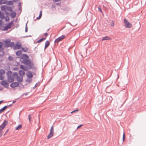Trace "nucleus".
I'll use <instances>...</instances> for the list:
<instances>
[{"mask_svg": "<svg viewBox=\"0 0 146 146\" xmlns=\"http://www.w3.org/2000/svg\"><path fill=\"white\" fill-rule=\"evenodd\" d=\"M53 136V135L49 133L47 136V138L48 139H50Z\"/></svg>", "mask_w": 146, "mask_h": 146, "instance_id": "obj_39", "label": "nucleus"}, {"mask_svg": "<svg viewBox=\"0 0 146 146\" xmlns=\"http://www.w3.org/2000/svg\"><path fill=\"white\" fill-rule=\"evenodd\" d=\"M4 54V52L3 51V54L2 55L0 54V57H1V56H3Z\"/></svg>", "mask_w": 146, "mask_h": 146, "instance_id": "obj_61", "label": "nucleus"}, {"mask_svg": "<svg viewBox=\"0 0 146 146\" xmlns=\"http://www.w3.org/2000/svg\"><path fill=\"white\" fill-rule=\"evenodd\" d=\"M50 44V42L49 40H47L46 41L45 43V46L44 49V50H45L48 47Z\"/></svg>", "mask_w": 146, "mask_h": 146, "instance_id": "obj_14", "label": "nucleus"}, {"mask_svg": "<svg viewBox=\"0 0 146 146\" xmlns=\"http://www.w3.org/2000/svg\"><path fill=\"white\" fill-rule=\"evenodd\" d=\"M114 24L113 21H112V23L111 24V25L113 27L114 26Z\"/></svg>", "mask_w": 146, "mask_h": 146, "instance_id": "obj_54", "label": "nucleus"}, {"mask_svg": "<svg viewBox=\"0 0 146 146\" xmlns=\"http://www.w3.org/2000/svg\"><path fill=\"white\" fill-rule=\"evenodd\" d=\"M8 59L10 61H13L14 60L13 58L11 56H9L8 58Z\"/></svg>", "mask_w": 146, "mask_h": 146, "instance_id": "obj_31", "label": "nucleus"}, {"mask_svg": "<svg viewBox=\"0 0 146 146\" xmlns=\"http://www.w3.org/2000/svg\"><path fill=\"white\" fill-rule=\"evenodd\" d=\"M15 78L12 76L7 78V81L9 83L14 82Z\"/></svg>", "mask_w": 146, "mask_h": 146, "instance_id": "obj_12", "label": "nucleus"}, {"mask_svg": "<svg viewBox=\"0 0 146 146\" xmlns=\"http://www.w3.org/2000/svg\"><path fill=\"white\" fill-rule=\"evenodd\" d=\"M12 72L11 70L8 71L6 73V75L7 76V78L12 76Z\"/></svg>", "mask_w": 146, "mask_h": 146, "instance_id": "obj_16", "label": "nucleus"}, {"mask_svg": "<svg viewBox=\"0 0 146 146\" xmlns=\"http://www.w3.org/2000/svg\"><path fill=\"white\" fill-rule=\"evenodd\" d=\"M6 9L11 12L13 11L12 8L11 7L7 6Z\"/></svg>", "mask_w": 146, "mask_h": 146, "instance_id": "obj_30", "label": "nucleus"}, {"mask_svg": "<svg viewBox=\"0 0 146 146\" xmlns=\"http://www.w3.org/2000/svg\"><path fill=\"white\" fill-rule=\"evenodd\" d=\"M111 39V38L109 37H103V38L102 39V40H109Z\"/></svg>", "mask_w": 146, "mask_h": 146, "instance_id": "obj_32", "label": "nucleus"}, {"mask_svg": "<svg viewBox=\"0 0 146 146\" xmlns=\"http://www.w3.org/2000/svg\"><path fill=\"white\" fill-rule=\"evenodd\" d=\"M41 16H40V15H39L38 17L36 18V19H39L41 18Z\"/></svg>", "mask_w": 146, "mask_h": 146, "instance_id": "obj_55", "label": "nucleus"}, {"mask_svg": "<svg viewBox=\"0 0 146 146\" xmlns=\"http://www.w3.org/2000/svg\"><path fill=\"white\" fill-rule=\"evenodd\" d=\"M7 108V106H5L3 108L0 109V113L3 112Z\"/></svg>", "mask_w": 146, "mask_h": 146, "instance_id": "obj_20", "label": "nucleus"}, {"mask_svg": "<svg viewBox=\"0 0 146 146\" xmlns=\"http://www.w3.org/2000/svg\"><path fill=\"white\" fill-rule=\"evenodd\" d=\"M83 125H79L77 127V129H78L79 128H80V127H81L82 126H83Z\"/></svg>", "mask_w": 146, "mask_h": 146, "instance_id": "obj_48", "label": "nucleus"}, {"mask_svg": "<svg viewBox=\"0 0 146 146\" xmlns=\"http://www.w3.org/2000/svg\"><path fill=\"white\" fill-rule=\"evenodd\" d=\"M13 77L17 79L18 78L19 76L18 73L17 72H14L13 74Z\"/></svg>", "mask_w": 146, "mask_h": 146, "instance_id": "obj_17", "label": "nucleus"}, {"mask_svg": "<svg viewBox=\"0 0 146 146\" xmlns=\"http://www.w3.org/2000/svg\"><path fill=\"white\" fill-rule=\"evenodd\" d=\"M18 70V68L17 67H14L13 68V70Z\"/></svg>", "mask_w": 146, "mask_h": 146, "instance_id": "obj_46", "label": "nucleus"}, {"mask_svg": "<svg viewBox=\"0 0 146 146\" xmlns=\"http://www.w3.org/2000/svg\"><path fill=\"white\" fill-rule=\"evenodd\" d=\"M16 100H17V99H16L15 100H14L13 102V104H14L16 102Z\"/></svg>", "mask_w": 146, "mask_h": 146, "instance_id": "obj_59", "label": "nucleus"}, {"mask_svg": "<svg viewBox=\"0 0 146 146\" xmlns=\"http://www.w3.org/2000/svg\"><path fill=\"white\" fill-rule=\"evenodd\" d=\"M5 70L3 69H1L0 70V75H3L5 74Z\"/></svg>", "mask_w": 146, "mask_h": 146, "instance_id": "obj_24", "label": "nucleus"}, {"mask_svg": "<svg viewBox=\"0 0 146 146\" xmlns=\"http://www.w3.org/2000/svg\"><path fill=\"white\" fill-rule=\"evenodd\" d=\"M26 74L27 76L29 79L32 78L33 77V75L31 71H29L28 73H26Z\"/></svg>", "mask_w": 146, "mask_h": 146, "instance_id": "obj_10", "label": "nucleus"}, {"mask_svg": "<svg viewBox=\"0 0 146 146\" xmlns=\"http://www.w3.org/2000/svg\"><path fill=\"white\" fill-rule=\"evenodd\" d=\"M28 31V28L27 27V23H26L25 26V32H27Z\"/></svg>", "mask_w": 146, "mask_h": 146, "instance_id": "obj_43", "label": "nucleus"}, {"mask_svg": "<svg viewBox=\"0 0 146 146\" xmlns=\"http://www.w3.org/2000/svg\"><path fill=\"white\" fill-rule=\"evenodd\" d=\"M9 131V129H7L6 130V132H5V133H4V135H5L6 134V133H7V132H8V131Z\"/></svg>", "mask_w": 146, "mask_h": 146, "instance_id": "obj_60", "label": "nucleus"}, {"mask_svg": "<svg viewBox=\"0 0 146 146\" xmlns=\"http://www.w3.org/2000/svg\"><path fill=\"white\" fill-rule=\"evenodd\" d=\"M7 9V6L5 5H3L1 7V10L3 11H5Z\"/></svg>", "mask_w": 146, "mask_h": 146, "instance_id": "obj_26", "label": "nucleus"}, {"mask_svg": "<svg viewBox=\"0 0 146 146\" xmlns=\"http://www.w3.org/2000/svg\"><path fill=\"white\" fill-rule=\"evenodd\" d=\"M5 20L6 21H8L9 20V17L8 16H7L5 18Z\"/></svg>", "mask_w": 146, "mask_h": 146, "instance_id": "obj_40", "label": "nucleus"}, {"mask_svg": "<svg viewBox=\"0 0 146 146\" xmlns=\"http://www.w3.org/2000/svg\"><path fill=\"white\" fill-rule=\"evenodd\" d=\"M22 125L21 124L19 125L18 126L15 127L16 130H19L22 127Z\"/></svg>", "mask_w": 146, "mask_h": 146, "instance_id": "obj_27", "label": "nucleus"}, {"mask_svg": "<svg viewBox=\"0 0 146 146\" xmlns=\"http://www.w3.org/2000/svg\"><path fill=\"white\" fill-rule=\"evenodd\" d=\"M19 74L20 76L21 77H23V76L25 75V72L24 70H20L19 71Z\"/></svg>", "mask_w": 146, "mask_h": 146, "instance_id": "obj_15", "label": "nucleus"}, {"mask_svg": "<svg viewBox=\"0 0 146 146\" xmlns=\"http://www.w3.org/2000/svg\"><path fill=\"white\" fill-rule=\"evenodd\" d=\"M79 75L82 76V77H84L85 76V74L83 69L82 68L80 69V72L79 73Z\"/></svg>", "mask_w": 146, "mask_h": 146, "instance_id": "obj_13", "label": "nucleus"}, {"mask_svg": "<svg viewBox=\"0 0 146 146\" xmlns=\"http://www.w3.org/2000/svg\"><path fill=\"white\" fill-rule=\"evenodd\" d=\"M13 2H17L19 1V0H13Z\"/></svg>", "mask_w": 146, "mask_h": 146, "instance_id": "obj_56", "label": "nucleus"}, {"mask_svg": "<svg viewBox=\"0 0 146 146\" xmlns=\"http://www.w3.org/2000/svg\"><path fill=\"white\" fill-rule=\"evenodd\" d=\"M32 69V70H36V67H34V66H33V68Z\"/></svg>", "mask_w": 146, "mask_h": 146, "instance_id": "obj_53", "label": "nucleus"}, {"mask_svg": "<svg viewBox=\"0 0 146 146\" xmlns=\"http://www.w3.org/2000/svg\"><path fill=\"white\" fill-rule=\"evenodd\" d=\"M0 83L6 88H8L9 86V83L5 80H3L1 82H0Z\"/></svg>", "mask_w": 146, "mask_h": 146, "instance_id": "obj_5", "label": "nucleus"}, {"mask_svg": "<svg viewBox=\"0 0 146 146\" xmlns=\"http://www.w3.org/2000/svg\"><path fill=\"white\" fill-rule=\"evenodd\" d=\"M46 37H44V38H42L38 40L36 42V43H39L41 42L43 40H44L46 38Z\"/></svg>", "mask_w": 146, "mask_h": 146, "instance_id": "obj_22", "label": "nucleus"}, {"mask_svg": "<svg viewBox=\"0 0 146 146\" xmlns=\"http://www.w3.org/2000/svg\"><path fill=\"white\" fill-rule=\"evenodd\" d=\"M49 133L53 135L54 133V131L50 130Z\"/></svg>", "mask_w": 146, "mask_h": 146, "instance_id": "obj_49", "label": "nucleus"}, {"mask_svg": "<svg viewBox=\"0 0 146 146\" xmlns=\"http://www.w3.org/2000/svg\"><path fill=\"white\" fill-rule=\"evenodd\" d=\"M40 82H37L35 85L33 87V89H35L38 86H39L40 85Z\"/></svg>", "mask_w": 146, "mask_h": 146, "instance_id": "obj_33", "label": "nucleus"}, {"mask_svg": "<svg viewBox=\"0 0 146 146\" xmlns=\"http://www.w3.org/2000/svg\"><path fill=\"white\" fill-rule=\"evenodd\" d=\"M55 8V6L54 5H52V8Z\"/></svg>", "mask_w": 146, "mask_h": 146, "instance_id": "obj_63", "label": "nucleus"}, {"mask_svg": "<svg viewBox=\"0 0 146 146\" xmlns=\"http://www.w3.org/2000/svg\"><path fill=\"white\" fill-rule=\"evenodd\" d=\"M11 27L8 24L4 27L3 29L2 30V31H7L8 29H10Z\"/></svg>", "mask_w": 146, "mask_h": 146, "instance_id": "obj_18", "label": "nucleus"}, {"mask_svg": "<svg viewBox=\"0 0 146 146\" xmlns=\"http://www.w3.org/2000/svg\"><path fill=\"white\" fill-rule=\"evenodd\" d=\"M30 79H31L30 80L27 79L26 80V82L28 81L29 82H31L32 81V79H31V78Z\"/></svg>", "mask_w": 146, "mask_h": 146, "instance_id": "obj_51", "label": "nucleus"}, {"mask_svg": "<svg viewBox=\"0 0 146 146\" xmlns=\"http://www.w3.org/2000/svg\"><path fill=\"white\" fill-rule=\"evenodd\" d=\"M25 65L28 69H30L34 66V63L30 59H29L23 63Z\"/></svg>", "mask_w": 146, "mask_h": 146, "instance_id": "obj_1", "label": "nucleus"}, {"mask_svg": "<svg viewBox=\"0 0 146 146\" xmlns=\"http://www.w3.org/2000/svg\"><path fill=\"white\" fill-rule=\"evenodd\" d=\"M0 18L1 19H3L4 18L3 13L0 11Z\"/></svg>", "mask_w": 146, "mask_h": 146, "instance_id": "obj_28", "label": "nucleus"}, {"mask_svg": "<svg viewBox=\"0 0 146 146\" xmlns=\"http://www.w3.org/2000/svg\"><path fill=\"white\" fill-rule=\"evenodd\" d=\"M16 79L18 82H22L23 80V77H20L19 76L18 78H17V79Z\"/></svg>", "mask_w": 146, "mask_h": 146, "instance_id": "obj_19", "label": "nucleus"}, {"mask_svg": "<svg viewBox=\"0 0 146 146\" xmlns=\"http://www.w3.org/2000/svg\"><path fill=\"white\" fill-rule=\"evenodd\" d=\"M15 46V44H14V42H10L9 45L8 46L9 47H14Z\"/></svg>", "mask_w": 146, "mask_h": 146, "instance_id": "obj_25", "label": "nucleus"}, {"mask_svg": "<svg viewBox=\"0 0 146 146\" xmlns=\"http://www.w3.org/2000/svg\"><path fill=\"white\" fill-rule=\"evenodd\" d=\"M12 106V104H11L8 106H7V108H8V107H10Z\"/></svg>", "mask_w": 146, "mask_h": 146, "instance_id": "obj_58", "label": "nucleus"}, {"mask_svg": "<svg viewBox=\"0 0 146 146\" xmlns=\"http://www.w3.org/2000/svg\"><path fill=\"white\" fill-rule=\"evenodd\" d=\"M39 15H40V16H42V11H41L40 12Z\"/></svg>", "mask_w": 146, "mask_h": 146, "instance_id": "obj_62", "label": "nucleus"}, {"mask_svg": "<svg viewBox=\"0 0 146 146\" xmlns=\"http://www.w3.org/2000/svg\"><path fill=\"white\" fill-rule=\"evenodd\" d=\"M0 1H1V3H0L1 5L5 4L7 2V0H1Z\"/></svg>", "mask_w": 146, "mask_h": 146, "instance_id": "obj_29", "label": "nucleus"}, {"mask_svg": "<svg viewBox=\"0 0 146 146\" xmlns=\"http://www.w3.org/2000/svg\"><path fill=\"white\" fill-rule=\"evenodd\" d=\"M28 48H25L24 47H22L21 50L22 51H24V52H26L28 50Z\"/></svg>", "mask_w": 146, "mask_h": 146, "instance_id": "obj_34", "label": "nucleus"}, {"mask_svg": "<svg viewBox=\"0 0 146 146\" xmlns=\"http://www.w3.org/2000/svg\"><path fill=\"white\" fill-rule=\"evenodd\" d=\"M11 40L10 39L6 40L4 42L5 46V47H8V46L9 45Z\"/></svg>", "mask_w": 146, "mask_h": 146, "instance_id": "obj_9", "label": "nucleus"}, {"mask_svg": "<svg viewBox=\"0 0 146 146\" xmlns=\"http://www.w3.org/2000/svg\"><path fill=\"white\" fill-rule=\"evenodd\" d=\"M124 24L125 27L127 28H130L132 27V25L126 19L124 20Z\"/></svg>", "mask_w": 146, "mask_h": 146, "instance_id": "obj_3", "label": "nucleus"}, {"mask_svg": "<svg viewBox=\"0 0 146 146\" xmlns=\"http://www.w3.org/2000/svg\"><path fill=\"white\" fill-rule=\"evenodd\" d=\"M79 111V110L77 109V110H73V111H72V112H71V113H75V112H76L78 111Z\"/></svg>", "mask_w": 146, "mask_h": 146, "instance_id": "obj_42", "label": "nucleus"}, {"mask_svg": "<svg viewBox=\"0 0 146 146\" xmlns=\"http://www.w3.org/2000/svg\"><path fill=\"white\" fill-rule=\"evenodd\" d=\"M98 10L99 11H100V12H102V9L100 7H98Z\"/></svg>", "mask_w": 146, "mask_h": 146, "instance_id": "obj_45", "label": "nucleus"}, {"mask_svg": "<svg viewBox=\"0 0 146 146\" xmlns=\"http://www.w3.org/2000/svg\"><path fill=\"white\" fill-rule=\"evenodd\" d=\"M109 99L110 100H112V98L111 96H110Z\"/></svg>", "mask_w": 146, "mask_h": 146, "instance_id": "obj_64", "label": "nucleus"}, {"mask_svg": "<svg viewBox=\"0 0 146 146\" xmlns=\"http://www.w3.org/2000/svg\"><path fill=\"white\" fill-rule=\"evenodd\" d=\"M13 1H9L8 3H7V5H13Z\"/></svg>", "mask_w": 146, "mask_h": 146, "instance_id": "obj_36", "label": "nucleus"}, {"mask_svg": "<svg viewBox=\"0 0 146 146\" xmlns=\"http://www.w3.org/2000/svg\"><path fill=\"white\" fill-rule=\"evenodd\" d=\"M11 16V17L12 18H15L16 15V13L15 12H13L10 15Z\"/></svg>", "mask_w": 146, "mask_h": 146, "instance_id": "obj_21", "label": "nucleus"}, {"mask_svg": "<svg viewBox=\"0 0 146 146\" xmlns=\"http://www.w3.org/2000/svg\"><path fill=\"white\" fill-rule=\"evenodd\" d=\"M20 67L21 69L23 70L24 71H27L28 69V68H27V66L25 65H21L20 66Z\"/></svg>", "mask_w": 146, "mask_h": 146, "instance_id": "obj_11", "label": "nucleus"}, {"mask_svg": "<svg viewBox=\"0 0 146 146\" xmlns=\"http://www.w3.org/2000/svg\"><path fill=\"white\" fill-rule=\"evenodd\" d=\"M65 37H58V38L56 39L54 41V43L55 44H58V43L62 41L63 39H64Z\"/></svg>", "mask_w": 146, "mask_h": 146, "instance_id": "obj_8", "label": "nucleus"}, {"mask_svg": "<svg viewBox=\"0 0 146 146\" xmlns=\"http://www.w3.org/2000/svg\"><path fill=\"white\" fill-rule=\"evenodd\" d=\"M16 58H20L21 59L23 60L21 61V63L23 64L27 60H28L29 57L27 55L25 54H22L20 57H17Z\"/></svg>", "mask_w": 146, "mask_h": 146, "instance_id": "obj_2", "label": "nucleus"}, {"mask_svg": "<svg viewBox=\"0 0 146 146\" xmlns=\"http://www.w3.org/2000/svg\"><path fill=\"white\" fill-rule=\"evenodd\" d=\"M22 45L21 43L19 42H17L16 43V45L14 47V50L19 49L21 48Z\"/></svg>", "mask_w": 146, "mask_h": 146, "instance_id": "obj_6", "label": "nucleus"}, {"mask_svg": "<svg viewBox=\"0 0 146 146\" xmlns=\"http://www.w3.org/2000/svg\"><path fill=\"white\" fill-rule=\"evenodd\" d=\"M25 95V93H23L22 95H21V96H20V97H19V98H18L17 99V100H18V99H19V98H21L23 96V95Z\"/></svg>", "mask_w": 146, "mask_h": 146, "instance_id": "obj_57", "label": "nucleus"}, {"mask_svg": "<svg viewBox=\"0 0 146 146\" xmlns=\"http://www.w3.org/2000/svg\"><path fill=\"white\" fill-rule=\"evenodd\" d=\"M4 49V48L2 47L1 48H0V52L2 51Z\"/></svg>", "mask_w": 146, "mask_h": 146, "instance_id": "obj_52", "label": "nucleus"}, {"mask_svg": "<svg viewBox=\"0 0 146 146\" xmlns=\"http://www.w3.org/2000/svg\"><path fill=\"white\" fill-rule=\"evenodd\" d=\"M3 45V43L2 42H0V48H1Z\"/></svg>", "mask_w": 146, "mask_h": 146, "instance_id": "obj_47", "label": "nucleus"}, {"mask_svg": "<svg viewBox=\"0 0 146 146\" xmlns=\"http://www.w3.org/2000/svg\"><path fill=\"white\" fill-rule=\"evenodd\" d=\"M14 20L11 21L10 23H9L8 24L11 27V25L13 24Z\"/></svg>", "mask_w": 146, "mask_h": 146, "instance_id": "obj_44", "label": "nucleus"}, {"mask_svg": "<svg viewBox=\"0 0 146 146\" xmlns=\"http://www.w3.org/2000/svg\"><path fill=\"white\" fill-rule=\"evenodd\" d=\"M50 131H54V127L53 126H51V128L50 129Z\"/></svg>", "mask_w": 146, "mask_h": 146, "instance_id": "obj_50", "label": "nucleus"}, {"mask_svg": "<svg viewBox=\"0 0 146 146\" xmlns=\"http://www.w3.org/2000/svg\"><path fill=\"white\" fill-rule=\"evenodd\" d=\"M5 76L2 75H0V80H3L5 78Z\"/></svg>", "mask_w": 146, "mask_h": 146, "instance_id": "obj_37", "label": "nucleus"}, {"mask_svg": "<svg viewBox=\"0 0 146 146\" xmlns=\"http://www.w3.org/2000/svg\"><path fill=\"white\" fill-rule=\"evenodd\" d=\"M22 51L21 50H19L16 52V54L17 56H20L21 55Z\"/></svg>", "mask_w": 146, "mask_h": 146, "instance_id": "obj_23", "label": "nucleus"}, {"mask_svg": "<svg viewBox=\"0 0 146 146\" xmlns=\"http://www.w3.org/2000/svg\"><path fill=\"white\" fill-rule=\"evenodd\" d=\"M2 21L1 19H0V29H2L1 28V27L2 26Z\"/></svg>", "mask_w": 146, "mask_h": 146, "instance_id": "obj_41", "label": "nucleus"}, {"mask_svg": "<svg viewBox=\"0 0 146 146\" xmlns=\"http://www.w3.org/2000/svg\"><path fill=\"white\" fill-rule=\"evenodd\" d=\"M32 117L31 116V114H29L28 115V119L29 120V123H31V119Z\"/></svg>", "mask_w": 146, "mask_h": 146, "instance_id": "obj_38", "label": "nucleus"}, {"mask_svg": "<svg viewBox=\"0 0 146 146\" xmlns=\"http://www.w3.org/2000/svg\"><path fill=\"white\" fill-rule=\"evenodd\" d=\"M8 123V122L7 120H5L2 124L0 125V131L2 130Z\"/></svg>", "mask_w": 146, "mask_h": 146, "instance_id": "obj_4", "label": "nucleus"}, {"mask_svg": "<svg viewBox=\"0 0 146 146\" xmlns=\"http://www.w3.org/2000/svg\"><path fill=\"white\" fill-rule=\"evenodd\" d=\"M125 133L124 132L123 135L122 140L123 142H124L125 141Z\"/></svg>", "mask_w": 146, "mask_h": 146, "instance_id": "obj_35", "label": "nucleus"}, {"mask_svg": "<svg viewBox=\"0 0 146 146\" xmlns=\"http://www.w3.org/2000/svg\"><path fill=\"white\" fill-rule=\"evenodd\" d=\"M19 85V83L18 82H13L10 84V87L12 88L18 87Z\"/></svg>", "mask_w": 146, "mask_h": 146, "instance_id": "obj_7", "label": "nucleus"}]
</instances>
